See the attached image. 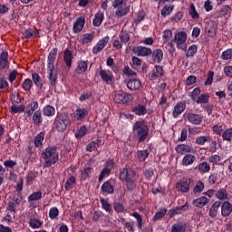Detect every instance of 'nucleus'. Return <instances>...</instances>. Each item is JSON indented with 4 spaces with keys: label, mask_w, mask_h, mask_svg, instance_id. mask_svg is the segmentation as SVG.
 <instances>
[{
    "label": "nucleus",
    "mask_w": 232,
    "mask_h": 232,
    "mask_svg": "<svg viewBox=\"0 0 232 232\" xmlns=\"http://www.w3.org/2000/svg\"><path fill=\"white\" fill-rule=\"evenodd\" d=\"M119 179L121 182H125V186L129 191L135 189L137 186V172L133 169L128 167L121 169Z\"/></svg>",
    "instance_id": "1"
},
{
    "label": "nucleus",
    "mask_w": 232,
    "mask_h": 232,
    "mask_svg": "<svg viewBox=\"0 0 232 232\" xmlns=\"http://www.w3.org/2000/svg\"><path fill=\"white\" fill-rule=\"evenodd\" d=\"M41 157L44 160V168H52L59 160V152L55 147H46L42 150Z\"/></svg>",
    "instance_id": "2"
},
{
    "label": "nucleus",
    "mask_w": 232,
    "mask_h": 232,
    "mask_svg": "<svg viewBox=\"0 0 232 232\" xmlns=\"http://www.w3.org/2000/svg\"><path fill=\"white\" fill-rule=\"evenodd\" d=\"M133 133L138 140V142H144L150 137V127L144 120L138 121L132 128Z\"/></svg>",
    "instance_id": "3"
},
{
    "label": "nucleus",
    "mask_w": 232,
    "mask_h": 232,
    "mask_svg": "<svg viewBox=\"0 0 232 232\" xmlns=\"http://www.w3.org/2000/svg\"><path fill=\"white\" fill-rule=\"evenodd\" d=\"M57 52L58 49L54 47L48 54L47 72H49V81L52 86L55 85V82H57V75L55 74V61L57 59Z\"/></svg>",
    "instance_id": "4"
},
{
    "label": "nucleus",
    "mask_w": 232,
    "mask_h": 232,
    "mask_svg": "<svg viewBox=\"0 0 232 232\" xmlns=\"http://www.w3.org/2000/svg\"><path fill=\"white\" fill-rule=\"evenodd\" d=\"M186 41H188V33L186 31H179L174 34V38L171 43L176 44L178 50H188V45H186Z\"/></svg>",
    "instance_id": "5"
},
{
    "label": "nucleus",
    "mask_w": 232,
    "mask_h": 232,
    "mask_svg": "<svg viewBox=\"0 0 232 232\" xmlns=\"http://www.w3.org/2000/svg\"><path fill=\"white\" fill-rule=\"evenodd\" d=\"M126 0H114L112 3L113 8H117L115 12L116 17H124L128 12H130V8L126 6Z\"/></svg>",
    "instance_id": "6"
},
{
    "label": "nucleus",
    "mask_w": 232,
    "mask_h": 232,
    "mask_svg": "<svg viewBox=\"0 0 232 232\" xmlns=\"http://www.w3.org/2000/svg\"><path fill=\"white\" fill-rule=\"evenodd\" d=\"M70 124V119L64 114H59L54 120V128L57 131H65Z\"/></svg>",
    "instance_id": "7"
},
{
    "label": "nucleus",
    "mask_w": 232,
    "mask_h": 232,
    "mask_svg": "<svg viewBox=\"0 0 232 232\" xmlns=\"http://www.w3.org/2000/svg\"><path fill=\"white\" fill-rule=\"evenodd\" d=\"M191 186V179L182 178L176 184V189L180 191V193H188Z\"/></svg>",
    "instance_id": "8"
},
{
    "label": "nucleus",
    "mask_w": 232,
    "mask_h": 232,
    "mask_svg": "<svg viewBox=\"0 0 232 232\" xmlns=\"http://www.w3.org/2000/svg\"><path fill=\"white\" fill-rule=\"evenodd\" d=\"M132 53L135 55H138V57H149V55H151L152 51L151 48L142 46V45H138L132 47Z\"/></svg>",
    "instance_id": "9"
},
{
    "label": "nucleus",
    "mask_w": 232,
    "mask_h": 232,
    "mask_svg": "<svg viewBox=\"0 0 232 232\" xmlns=\"http://www.w3.org/2000/svg\"><path fill=\"white\" fill-rule=\"evenodd\" d=\"M131 101H133V96L126 92H118L114 95V102L117 104H125V102Z\"/></svg>",
    "instance_id": "10"
},
{
    "label": "nucleus",
    "mask_w": 232,
    "mask_h": 232,
    "mask_svg": "<svg viewBox=\"0 0 232 232\" xmlns=\"http://www.w3.org/2000/svg\"><path fill=\"white\" fill-rule=\"evenodd\" d=\"M108 43H110V36H105L99 40L95 46L92 48V53H94V55H97V53H101V52L104 50Z\"/></svg>",
    "instance_id": "11"
},
{
    "label": "nucleus",
    "mask_w": 232,
    "mask_h": 232,
    "mask_svg": "<svg viewBox=\"0 0 232 232\" xmlns=\"http://www.w3.org/2000/svg\"><path fill=\"white\" fill-rule=\"evenodd\" d=\"M85 23L86 19L83 16L78 17L72 25L73 34H81V32H82V28H84Z\"/></svg>",
    "instance_id": "12"
},
{
    "label": "nucleus",
    "mask_w": 232,
    "mask_h": 232,
    "mask_svg": "<svg viewBox=\"0 0 232 232\" xmlns=\"http://www.w3.org/2000/svg\"><path fill=\"white\" fill-rule=\"evenodd\" d=\"M99 75L102 81H103V82H106V84H111V82H113V73L111 72V71L101 69L99 72Z\"/></svg>",
    "instance_id": "13"
},
{
    "label": "nucleus",
    "mask_w": 232,
    "mask_h": 232,
    "mask_svg": "<svg viewBox=\"0 0 232 232\" xmlns=\"http://www.w3.org/2000/svg\"><path fill=\"white\" fill-rule=\"evenodd\" d=\"M188 208L189 205L188 204V202H186L184 205L178 206L175 208L169 210V217L172 218V217H175V215H182V213H184V211H188Z\"/></svg>",
    "instance_id": "14"
},
{
    "label": "nucleus",
    "mask_w": 232,
    "mask_h": 232,
    "mask_svg": "<svg viewBox=\"0 0 232 232\" xmlns=\"http://www.w3.org/2000/svg\"><path fill=\"white\" fill-rule=\"evenodd\" d=\"M37 110H39V102H37V101H33L26 106L24 115L26 117H32Z\"/></svg>",
    "instance_id": "15"
},
{
    "label": "nucleus",
    "mask_w": 232,
    "mask_h": 232,
    "mask_svg": "<svg viewBox=\"0 0 232 232\" xmlns=\"http://www.w3.org/2000/svg\"><path fill=\"white\" fill-rule=\"evenodd\" d=\"M176 152L179 153L180 155H188L189 153H193L194 150L191 145H186V144H179L176 148Z\"/></svg>",
    "instance_id": "16"
},
{
    "label": "nucleus",
    "mask_w": 232,
    "mask_h": 232,
    "mask_svg": "<svg viewBox=\"0 0 232 232\" xmlns=\"http://www.w3.org/2000/svg\"><path fill=\"white\" fill-rule=\"evenodd\" d=\"M195 160H197V156H195L194 154H191L190 152L188 154H185V156L182 159L181 165L188 168V166H193V164L195 163Z\"/></svg>",
    "instance_id": "17"
},
{
    "label": "nucleus",
    "mask_w": 232,
    "mask_h": 232,
    "mask_svg": "<svg viewBox=\"0 0 232 232\" xmlns=\"http://www.w3.org/2000/svg\"><path fill=\"white\" fill-rule=\"evenodd\" d=\"M184 110H186V102H179L176 103V105L174 106V110L172 111L173 117L177 119L179 115L184 112Z\"/></svg>",
    "instance_id": "18"
},
{
    "label": "nucleus",
    "mask_w": 232,
    "mask_h": 232,
    "mask_svg": "<svg viewBox=\"0 0 232 232\" xmlns=\"http://www.w3.org/2000/svg\"><path fill=\"white\" fill-rule=\"evenodd\" d=\"M202 119H204V117L200 114H195L193 112H188L187 114V120L188 121V122H190L191 124H200V122H202Z\"/></svg>",
    "instance_id": "19"
},
{
    "label": "nucleus",
    "mask_w": 232,
    "mask_h": 232,
    "mask_svg": "<svg viewBox=\"0 0 232 232\" xmlns=\"http://www.w3.org/2000/svg\"><path fill=\"white\" fill-rule=\"evenodd\" d=\"M140 86H142V83L139 79H130L127 82V88H129L130 92L140 90Z\"/></svg>",
    "instance_id": "20"
},
{
    "label": "nucleus",
    "mask_w": 232,
    "mask_h": 232,
    "mask_svg": "<svg viewBox=\"0 0 232 232\" xmlns=\"http://www.w3.org/2000/svg\"><path fill=\"white\" fill-rule=\"evenodd\" d=\"M232 213V205L231 203L225 201L221 207L222 217H229Z\"/></svg>",
    "instance_id": "21"
},
{
    "label": "nucleus",
    "mask_w": 232,
    "mask_h": 232,
    "mask_svg": "<svg viewBox=\"0 0 232 232\" xmlns=\"http://www.w3.org/2000/svg\"><path fill=\"white\" fill-rule=\"evenodd\" d=\"M88 115V110L85 108H78L74 112V119L76 121H82Z\"/></svg>",
    "instance_id": "22"
},
{
    "label": "nucleus",
    "mask_w": 232,
    "mask_h": 232,
    "mask_svg": "<svg viewBox=\"0 0 232 232\" xmlns=\"http://www.w3.org/2000/svg\"><path fill=\"white\" fill-rule=\"evenodd\" d=\"M208 202H209V199L207 197L203 196V197L194 199L192 201V204L196 208H204V206H207Z\"/></svg>",
    "instance_id": "23"
},
{
    "label": "nucleus",
    "mask_w": 232,
    "mask_h": 232,
    "mask_svg": "<svg viewBox=\"0 0 232 232\" xmlns=\"http://www.w3.org/2000/svg\"><path fill=\"white\" fill-rule=\"evenodd\" d=\"M33 122L34 126H41V124H43V112H41V110H37L34 112Z\"/></svg>",
    "instance_id": "24"
},
{
    "label": "nucleus",
    "mask_w": 232,
    "mask_h": 232,
    "mask_svg": "<svg viewBox=\"0 0 232 232\" xmlns=\"http://www.w3.org/2000/svg\"><path fill=\"white\" fill-rule=\"evenodd\" d=\"M196 169L201 174L209 173V171H211V166L207 161H203L196 167Z\"/></svg>",
    "instance_id": "25"
},
{
    "label": "nucleus",
    "mask_w": 232,
    "mask_h": 232,
    "mask_svg": "<svg viewBox=\"0 0 232 232\" xmlns=\"http://www.w3.org/2000/svg\"><path fill=\"white\" fill-rule=\"evenodd\" d=\"M102 191L107 195H111L115 191V187L110 181H105L102 185Z\"/></svg>",
    "instance_id": "26"
},
{
    "label": "nucleus",
    "mask_w": 232,
    "mask_h": 232,
    "mask_svg": "<svg viewBox=\"0 0 232 232\" xmlns=\"http://www.w3.org/2000/svg\"><path fill=\"white\" fill-rule=\"evenodd\" d=\"M73 60V53L72 51L66 49L63 53V61L68 68L72 66V61Z\"/></svg>",
    "instance_id": "27"
},
{
    "label": "nucleus",
    "mask_w": 232,
    "mask_h": 232,
    "mask_svg": "<svg viewBox=\"0 0 232 232\" xmlns=\"http://www.w3.org/2000/svg\"><path fill=\"white\" fill-rule=\"evenodd\" d=\"M92 173H93V168L88 166L85 167L83 169H82L81 171V179L82 180H88V179H90V177H92Z\"/></svg>",
    "instance_id": "28"
},
{
    "label": "nucleus",
    "mask_w": 232,
    "mask_h": 232,
    "mask_svg": "<svg viewBox=\"0 0 232 232\" xmlns=\"http://www.w3.org/2000/svg\"><path fill=\"white\" fill-rule=\"evenodd\" d=\"M76 184H77V179H75V177L73 176H70L64 184V188L66 191H70V189H72V188H75Z\"/></svg>",
    "instance_id": "29"
},
{
    "label": "nucleus",
    "mask_w": 232,
    "mask_h": 232,
    "mask_svg": "<svg viewBox=\"0 0 232 232\" xmlns=\"http://www.w3.org/2000/svg\"><path fill=\"white\" fill-rule=\"evenodd\" d=\"M28 224L32 229H39V227H42L43 226V221L37 218H31Z\"/></svg>",
    "instance_id": "30"
},
{
    "label": "nucleus",
    "mask_w": 232,
    "mask_h": 232,
    "mask_svg": "<svg viewBox=\"0 0 232 232\" xmlns=\"http://www.w3.org/2000/svg\"><path fill=\"white\" fill-rule=\"evenodd\" d=\"M151 53L154 63H160L164 59V53L161 49H155Z\"/></svg>",
    "instance_id": "31"
},
{
    "label": "nucleus",
    "mask_w": 232,
    "mask_h": 232,
    "mask_svg": "<svg viewBox=\"0 0 232 232\" xmlns=\"http://www.w3.org/2000/svg\"><path fill=\"white\" fill-rule=\"evenodd\" d=\"M102 21H104V13L98 12L94 15L92 24L93 26H100L101 24H102Z\"/></svg>",
    "instance_id": "32"
},
{
    "label": "nucleus",
    "mask_w": 232,
    "mask_h": 232,
    "mask_svg": "<svg viewBox=\"0 0 232 232\" xmlns=\"http://www.w3.org/2000/svg\"><path fill=\"white\" fill-rule=\"evenodd\" d=\"M187 225L184 222H178L172 225L171 232H186Z\"/></svg>",
    "instance_id": "33"
},
{
    "label": "nucleus",
    "mask_w": 232,
    "mask_h": 232,
    "mask_svg": "<svg viewBox=\"0 0 232 232\" xmlns=\"http://www.w3.org/2000/svg\"><path fill=\"white\" fill-rule=\"evenodd\" d=\"M132 112L135 113V115L142 116L148 113V110L146 109V106L139 104L132 109Z\"/></svg>",
    "instance_id": "34"
},
{
    "label": "nucleus",
    "mask_w": 232,
    "mask_h": 232,
    "mask_svg": "<svg viewBox=\"0 0 232 232\" xmlns=\"http://www.w3.org/2000/svg\"><path fill=\"white\" fill-rule=\"evenodd\" d=\"M102 142V140L101 139H97L96 140L92 141L87 145L86 151H95V150L101 146Z\"/></svg>",
    "instance_id": "35"
},
{
    "label": "nucleus",
    "mask_w": 232,
    "mask_h": 232,
    "mask_svg": "<svg viewBox=\"0 0 232 232\" xmlns=\"http://www.w3.org/2000/svg\"><path fill=\"white\" fill-rule=\"evenodd\" d=\"M8 66V52L4 51L0 54V68H6Z\"/></svg>",
    "instance_id": "36"
},
{
    "label": "nucleus",
    "mask_w": 232,
    "mask_h": 232,
    "mask_svg": "<svg viewBox=\"0 0 232 232\" xmlns=\"http://www.w3.org/2000/svg\"><path fill=\"white\" fill-rule=\"evenodd\" d=\"M168 213V209L166 208H160L154 217L152 218L153 222H157L158 220H160L161 218H164L166 217V214Z\"/></svg>",
    "instance_id": "37"
},
{
    "label": "nucleus",
    "mask_w": 232,
    "mask_h": 232,
    "mask_svg": "<svg viewBox=\"0 0 232 232\" xmlns=\"http://www.w3.org/2000/svg\"><path fill=\"white\" fill-rule=\"evenodd\" d=\"M43 113L45 117H53V115H55V108L51 105H46L43 109Z\"/></svg>",
    "instance_id": "38"
},
{
    "label": "nucleus",
    "mask_w": 232,
    "mask_h": 232,
    "mask_svg": "<svg viewBox=\"0 0 232 232\" xmlns=\"http://www.w3.org/2000/svg\"><path fill=\"white\" fill-rule=\"evenodd\" d=\"M196 102L197 104H208V102H209V93L200 94L197 98Z\"/></svg>",
    "instance_id": "39"
},
{
    "label": "nucleus",
    "mask_w": 232,
    "mask_h": 232,
    "mask_svg": "<svg viewBox=\"0 0 232 232\" xmlns=\"http://www.w3.org/2000/svg\"><path fill=\"white\" fill-rule=\"evenodd\" d=\"M44 132H40L35 138H34V146L35 148H41L43 146V142L44 140Z\"/></svg>",
    "instance_id": "40"
},
{
    "label": "nucleus",
    "mask_w": 232,
    "mask_h": 232,
    "mask_svg": "<svg viewBox=\"0 0 232 232\" xmlns=\"http://www.w3.org/2000/svg\"><path fill=\"white\" fill-rule=\"evenodd\" d=\"M42 198H43V192H41V190H38L36 192L32 193L28 197V201L29 202H35L37 200H41Z\"/></svg>",
    "instance_id": "41"
},
{
    "label": "nucleus",
    "mask_w": 232,
    "mask_h": 232,
    "mask_svg": "<svg viewBox=\"0 0 232 232\" xmlns=\"http://www.w3.org/2000/svg\"><path fill=\"white\" fill-rule=\"evenodd\" d=\"M95 37V34H84L82 38V44H88V43H92L93 38Z\"/></svg>",
    "instance_id": "42"
},
{
    "label": "nucleus",
    "mask_w": 232,
    "mask_h": 232,
    "mask_svg": "<svg viewBox=\"0 0 232 232\" xmlns=\"http://www.w3.org/2000/svg\"><path fill=\"white\" fill-rule=\"evenodd\" d=\"M100 202L102 209H104L107 213H111V211H113V209H111V205L104 198H102Z\"/></svg>",
    "instance_id": "43"
},
{
    "label": "nucleus",
    "mask_w": 232,
    "mask_h": 232,
    "mask_svg": "<svg viewBox=\"0 0 232 232\" xmlns=\"http://www.w3.org/2000/svg\"><path fill=\"white\" fill-rule=\"evenodd\" d=\"M193 191L195 195H198L204 191V182L202 180L197 181L196 185L194 186Z\"/></svg>",
    "instance_id": "44"
},
{
    "label": "nucleus",
    "mask_w": 232,
    "mask_h": 232,
    "mask_svg": "<svg viewBox=\"0 0 232 232\" xmlns=\"http://www.w3.org/2000/svg\"><path fill=\"white\" fill-rule=\"evenodd\" d=\"M211 140V136H199L196 139V144L198 146H204L206 142Z\"/></svg>",
    "instance_id": "45"
},
{
    "label": "nucleus",
    "mask_w": 232,
    "mask_h": 232,
    "mask_svg": "<svg viewBox=\"0 0 232 232\" xmlns=\"http://www.w3.org/2000/svg\"><path fill=\"white\" fill-rule=\"evenodd\" d=\"M59 217V208L57 207H53L49 210V218L51 220H57V218Z\"/></svg>",
    "instance_id": "46"
},
{
    "label": "nucleus",
    "mask_w": 232,
    "mask_h": 232,
    "mask_svg": "<svg viewBox=\"0 0 232 232\" xmlns=\"http://www.w3.org/2000/svg\"><path fill=\"white\" fill-rule=\"evenodd\" d=\"M189 15L192 17V19H200V14L195 8V5L191 4L188 9Z\"/></svg>",
    "instance_id": "47"
},
{
    "label": "nucleus",
    "mask_w": 232,
    "mask_h": 232,
    "mask_svg": "<svg viewBox=\"0 0 232 232\" xmlns=\"http://www.w3.org/2000/svg\"><path fill=\"white\" fill-rule=\"evenodd\" d=\"M88 70V63L86 62H79L77 68H76V72L78 73H84Z\"/></svg>",
    "instance_id": "48"
},
{
    "label": "nucleus",
    "mask_w": 232,
    "mask_h": 232,
    "mask_svg": "<svg viewBox=\"0 0 232 232\" xmlns=\"http://www.w3.org/2000/svg\"><path fill=\"white\" fill-rule=\"evenodd\" d=\"M216 197H217L219 200H226V199H227V190H226L225 188H219V189L216 192Z\"/></svg>",
    "instance_id": "49"
},
{
    "label": "nucleus",
    "mask_w": 232,
    "mask_h": 232,
    "mask_svg": "<svg viewBox=\"0 0 232 232\" xmlns=\"http://www.w3.org/2000/svg\"><path fill=\"white\" fill-rule=\"evenodd\" d=\"M130 215L137 220V227H139V229H142V216H140V214H139L138 212H133Z\"/></svg>",
    "instance_id": "50"
},
{
    "label": "nucleus",
    "mask_w": 232,
    "mask_h": 232,
    "mask_svg": "<svg viewBox=\"0 0 232 232\" xmlns=\"http://www.w3.org/2000/svg\"><path fill=\"white\" fill-rule=\"evenodd\" d=\"M32 77L35 86H37V88H43V80H41V76L36 72H34Z\"/></svg>",
    "instance_id": "51"
},
{
    "label": "nucleus",
    "mask_w": 232,
    "mask_h": 232,
    "mask_svg": "<svg viewBox=\"0 0 232 232\" xmlns=\"http://www.w3.org/2000/svg\"><path fill=\"white\" fill-rule=\"evenodd\" d=\"M88 131V129H86L85 126H82L78 129V130L75 132L76 139H82L84 135H86Z\"/></svg>",
    "instance_id": "52"
},
{
    "label": "nucleus",
    "mask_w": 232,
    "mask_h": 232,
    "mask_svg": "<svg viewBox=\"0 0 232 232\" xmlns=\"http://www.w3.org/2000/svg\"><path fill=\"white\" fill-rule=\"evenodd\" d=\"M222 139L223 140H227V142H230V140H232V128L227 129L222 133Z\"/></svg>",
    "instance_id": "53"
},
{
    "label": "nucleus",
    "mask_w": 232,
    "mask_h": 232,
    "mask_svg": "<svg viewBox=\"0 0 232 232\" xmlns=\"http://www.w3.org/2000/svg\"><path fill=\"white\" fill-rule=\"evenodd\" d=\"M149 155L150 153L148 152L147 150H140L138 151V160H140V162H144V160L148 159Z\"/></svg>",
    "instance_id": "54"
},
{
    "label": "nucleus",
    "mask_w": 232,
    "mask_h": 232,
    "mask_svg": "<svg viewBox=\"0 0 232 232\" xmlns=\"http://www.w3.org/2000/svg\"><path fill=\"white\" fill-rule=\"evenodd\" d=\"M123 75H126L127 77H135L137 75V72H135L130 66H125L122 70Z\"/></svg>",
    "instance_id": "55"
},
{
    "label": "nucleus",
    "mask_w": 232,
    "mask_h": 232,
    "mask_svg": "<svg viewBox=\"0 0 232 232\" xmlns=\"http://www.w3.org/2000/svg\"><path fill=\"white\" fill-rule=\"evenodd\" d=\"M173 12V5H165L161 10L162 17H168Z\"/></svg>",
    "instance_id": "56"
},
{
    "label": "nucleus",
    "mask_w": 232,
    "mask_h": 232,
    "mask_svg": "<svg viewBox=\"0 0 232 232\" xmlns=\"http://www.w3.org/2000/svg\"><path fill=\"white\" fill-rule=\"evenodd\" d=\"M221 59L223 61H229L232 59V49H227L221 53Z\"/></svg>",
    "instance_id": "57"
},
{
    "label": "nucleus",
    "mask_w": 232,
    "mask_h": 232,
    "mask_svg": "<svg viewBox=\"0 0 232 232\" xmlns=\"http://www.w3.org/2000/svg\"><path fill=\"white\" fill-rule=\"evenodd\" d=\"M32 86H34V82L29 79H25L23 83V88L25 92H30L32 90Z\"/></svg>",
    "instance_id": "58"
},
{
    "label": "nucleus",
    "mask_w": 232,
    "mask_h": 232,
    "mask_svg": "<svg viewBox=\"0 0 232 232\" xmlns=\"http://www.w3.org/2000/svg\"><path fill=\"white\" fill-rule=\"evenodd\" d=\"M197 50H198L197 45L195 44L190 45L186 53L187 57H194L195 53H197Z\"/></svg>",
    "instance_id": "59"
},
{
    "label": "nucleus",
    "mask_w": 232,
    "mask_h": 232,
    "mask_svg": "<svg viewBox=\"0 0 232 232\" xmlns=\"http://www.w3.org/2000/svg\"><path fill=\"white\" fill-rule=\"evenodd\" d=\"M201 92L202 91L198 87H196L189 95L190 99L194 102L197 101V97L200 95Z\"/></svg>",
    "instance_id": "60"
},
{
    "label": "nucleus",
    "mask_w": 232,
    "mask_h": 232,
    "mask_svg": "<svg viewBox=\"0 0 232 232\" xmlns=\"http://www.w3.org/2000/svg\"><path fill=\"white\" fill-rule=\"evenodd\" d=\"M119 38H120V41H121V43H124L126 44V43L130 41V34H128V33L124 31H121L119 34Z\"/></svg>",
    "instance_id": "61"
},
{
    "label": "nucleus",
    "mask_w": 232,
    "mask_h": 232,
    "mask_svg": "<svg viewBox=\"0 0 232 232\" xmlns=\"http://www.w3.org/2000/svg\"><path fill=\"white\" fill-rule=\"evenodd\" d=\"M24 110H26V107L24 105L11 107L12 113H23V111H24Z\"/></svg>",
    "instance_id": "62"
},
{
    "label": "nucleus",
    "mask_w": 232,
    "mask_h": 232,
    "mask_svg": "<svg viewBox=\"0 0 232 232\" xmlns=\"http://www.w3.org/2000/svg\"><path fill=\"white\" fill-rule=\"evenodd\" d=\"M222 160V158H220V156H218V154L215 155H211L208 158V162H211L212 164H218Z\"/></svg>",
    "instance_id": "63"
},
{
    "label": "nucleus",
    "mask_w": 232,
    "mask_h": 232,
    "mask_svg": "<svg viewBox=\"0 0 232 232\" xmlns=\"http://www.w3.org/2000/svg\"><path fill=\"white\" fill-rule=\"evenodd\" d=\"M172 35H173V33L171 32V30H165L163 32L164 43H168V41H169L171 39Z\"/></svg>",
    "instance_id": "64"
}]
</instances>
